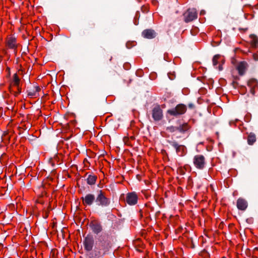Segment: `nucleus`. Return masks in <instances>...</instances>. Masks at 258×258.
<instances>
[{
	"label": "nucleus",
	"mask_w": 258,
	"mask_h": 258,
	"mask_svg": "<svg viewBox=\"0 0 258 258\" xmlns=\"http://www.w3.org/2000/svg\"><path fill=\"white\" fill-rule=\"evenodd\" d=\"M92 232L98 235L97 240L101 247L104 250H108L113 240V231L109 230H103L102 227H91Z\"/></svg>",
	"instance_id": "obj_1"
},
{
	"label": "nucleus",
	"mask_w": 258,
	"mask_h": 258,
	"mask_svg": "<svg viewBox=\"0 0 258 258\" xmlns=\"http://www.w3.org/2000/svg\"><path fill=\"white\" fill-rule=\"evenodd\" d=\"M96 192V197L92 194H88L85 197H82L81 199L83 204L91 206L95 203L98 206L102 207L108 206L110 204V200L106 197L105 193L100 189L97 190Z\"/></svg>",
	"instance_id": "obj_2"
},
{
	"label": "nucleus",
	"mask_w": 258,
	"mask_h": 258,
	"mask_svg": "<svg viewBox=\"0 0 258 258\" xmlns=\"http://www.w3.org/2000/svg\"><path fill=\"white\" fill-rule=\"evenodd\" d=\"M186 111V106L183 104H179L172 109L167 110V113L173 116H177L184 114Z\"/></svg>",
	"instance_id": "obj_3"
},
{
	"label": "nucleus",
	"mask_w": 258,
	"mask_h": 258,
	"mask_svg": "<svg viewBox=\"0 0 258 258\" xmlns=\"http://www.w3.org/2000/svg\"><path fill=\"white\" fill-rule=\"evenodd\" d=\"M152 116L155 121H159L163 118V111L159 105H156L153 108Z\"/></svg>",
	"instance_id": "obj_4"
},
{
	"label": "nucleus",
	"mask_w": 258,
	"mask_h": 258,
	"mask_svg": "<svg viewBox=\"0 0 258 258\" xmlns=\"http://www.w3.org/2000/svg\"><path fill=\"white\" fill-rule=\"evenodd\" d=\"M94 244V239L92 235H87L83 241L84 249L87 251L92 250Z\"/></svg>",
	"instance_id": "obj_5"
},
{
	"label": "nucleus",
	"mask_w": 258,
	"mask_h": 258,
	"mask_svg": "<svg viewBox=\"0 0 258 258\" xmlns=\"http://www.w3.org/2000/svg\"><path fill=\"white\" fill-rule=\"evenodd\" d=\"M194 163L197 168H204L205 164V157L203 155H198L194 157Z\"/></svg>",
	"instance_id": "obj_6"
},
{
	"label": "nucleus",
	"mask_w": 258,
	"mask_h": 258,
	"mask_svg": "<svg viewBox=\"0 0 258 258\" xmlns=\"http://www.w3.org/2000/svg\"><path fill=\"white\" fill-rule=\"evenodd\" d=\"M166 142L176 150L177 154L182 153L184 152L185 147L183 145H179L175 140H168Z\"/></svg>",
	"instance_id": "obj_7"
},
{
	"label": "nucleus",
	"mask_w": 258,
	"mask_h": 258,
	"mask_svg": "<svg viewBox=\"0 0 258 258\" xmlns=\"http://www.w3.org/2000/svg\"><path fill=\"white\" fill-rule=\"evenodd\" d=\"M184 21L188 23L197 19V13L195 9H188L187 12L184 14Z\"/></svg>",
	"instance_id": "obj_8"
},
{
	"label": "nucleus",
	"mask_w": 258,
	"mask_h": 258,
	"mask_svg": "<svg viewBox=\"0 0 258 258\" xmlns=\"http://www.w3.org/2000/svg\"><path fill=\"white\" fill-rule=\"evenodd\" d=\"M126 201L130 205H135L138 201L137 194L134 192L128 193L126 197Z\"/></svg>",
	"instance_id": "obj_9"
},
{
	"label": "nucleus",
	"mask_w": 258,
	"mask_h": 258,
	"mask_svg": "<svg viewBox=\"0 0 258 258\" xmlns=\"http://www.w3.org/2000/svg\"><path fill=\"white\" fill-rule=\"evenodd\" d=\"M142 35L147 39H153L156 36L157 33L153 29H147L142 32Z\"/></svg>",
	"instance_id": "obj_10"
},
{
	"label": "nucleus",
	"mask_w": 258,
	"mask_h": 258,
	"mask_svg": "<svg viewBox=\"0 0 258 258\" xmlns=\"http://www.w3.org/2000/svg\"><path fill=\"white\" fill-rule=\"evenodd\" d=\"M248 67V64L245 61H241L237 67L239 75L243 76Z\"/></svg>",
	"instance_id": "obj_11"
},
{
	"label": "nucleus",
	"mask_w": 258,
	"mask_h": 258,
	"mask_svg": "<svg viewBox=\"0 0 258 258\" xmlns=\"http://www.w3.org/2000/svg\"><path fill=\"white\" fill-rule=\"evenodd\" d=\"M237 207L240 210H245L247 207V201L244 199L239 198L237 201Z\"/></svg>",
	"instance_id": "obj_12"
},
{
	"label": "nucleus",
	"mask_w": 258,
	"mask_h": 258,
	"mask_svg": "<svg viewBox=\"0 0 258 258\" xmlns=\"http://www.w3.org/2000/svg\"><path fill=\"white\" fill-rule=\"evenodd\" d=\"M189 129V126L187 123H180L176 125V131L184 134Z\"/></svg>",
	"instance_id": "obj_13"
},
{
	"label": "nucleus",
	"mask_w": 258,
	"mask_h": 258,
	"mask_svg": "<svg viewBox=\"0 0 258 258\" xmlns=\"http://www.w3.org/2000/svg\"><path fill=\"white\" fill-rule=\"evenodd\" d=\"M97 177L95 175H89L86 181L87 184L90 185H94L96 183Z\"/></svg>",
	"instance_id": "obj_14"
},
{
	"label": "nucleus",
	"mask_w": 258,
	"mask_h": 258,
	"mask_svg": "<svg viewBox=\"0 0 258 258\" xmlns=\"http://www.w3.org/2000/svg\"><path fill=\"white\" fill-rule=\"evenodd\" d=\"M75 222L77 226H82L84 224H85V226H88L89 224V220L84 218H83V219L82 218H78L76 220Z\"/></svg>",
	"instance_id": "obj_15"
},
{
	"label": "nucleus",
	"mask_w": 258,
	"mask_h": 258,
	"mask_svg": "<svg viewBox=\"0 0 258 258\" xmlns=\"http://www.w3.org/2000/svg\"><path fill=\"white\" fill-rule=\"evenodd\" d=\"M250 38L251 39L250 43L253 47H256L258 46V38L254 34H250Z\"/></svg>",
	"instance_id": "obj_16"
},
{
	"label": "nucleus",
	"mask_w": 258,
	"mask_h": 258,
	"mask_svg": "<svg viewBox=\"0 0 258 258\" xmlns=\"http://www.w3.org/2000/svg\"><path fill=\"white\" fill-rule=\"evenodd\" d=\"M247 85L250 88H255L258 86V82L255 79H251L247 82Z\"/></svg>",
	"instance_id": "obj_17"
},
{
	"label": "nucleus",
	"mask_w": 258,
	"mask_h": 258,
	"mask_svg": "<svg viewBox=\"0 0 258 258\" xmlns=\"http://www.w3.org/2000/svg\"><path fill=\"white\" fill-rule=\"evenodd\" d=\"M256 141V137L254 134L250 133L248 136L247 143L249 145H252Z\"/></svg>",
	"instance_id": "obj_18"
},
{
	"label": "nucleus",
	"mask_w": 258,
	"mask_h": 258,
	"mask_svg": "<svg viewBox=\"0 0 258 258\" xmlns=\"http://www.w3.org/2000/svg\"><path fill=\"white\" fill-rule=\"evenodd\" d=\"M15 38H11L8 41V44L11 48H13L15 47Z\"/></svg>",
	"instance_id": "obj_19"
},
{
	"label": "nucleus",
	"mask_w": 258,
	"mask_h": 258,
	"mask_svg": "<svg viewBox=\"0 0 258 258\" xmlns=\"http://www.w3.org/2000/svg\"><path fill=\"white\" fill-rule=\"evenodd\" d=\"M129 221H130L131 222L132 221V220H128V219H126L123 218L119 220L118 224H119V225L130 224V223H128L127 222Z\"/></svg>",
	"instance_id": "obj_20"
},
{
	"label": "nucleus",
	"mask_w": 258,
	"mask_h": 258,
	"mask_svg": "<svg viewBox=\"0 0 258 258\" xmlns=\"http://www.w3.org/2000/svg\"><path fill=\"white\" fill-rule=\"evenodd\" d=\"M13 79H14V82L15 85H16V86L18 87L19 86V82H20V79L18 78L17 74H15L14 75V76H13Z\"/></svg>",
	"instance_id": "obj_21"
},
{
	"label": "nucleus",
	"mask_w": 258,
	"mask_h": 258,
	"mask_svg": "<svg viewBox=\"0 0 258 258\" xmlns=\"http://www.w3.org/2000/svg\"><path fill=\"white\" fill-rule=\"evenodd\" d=\"M166 131L173 133L176 131V126L171 125L166 127Z\"/></svg>",
	"instance_id": "obj_22"
},
{
	"label": "nucleus",
	"mask_w": 258,
	"mask_h": 258,
	"mask_svg": "<svg viewBox=\"0 0 258 258\" xmlns=\"http://www.w3.org/2000/svg\"><path fill=\"white\" fill-rule=\"evenodd\" d=\"M220 57V55L216 54L214 56L212 61H213V64L214 66H216L218 63V59Z\"/></svg>",
	"instance_id": "obj_23"
},
{
	"label": "nucleus",
	"mask_w": 258,
	"mask_h": 258,
	"mask_svg": "<svg viewBox=\"0 0 258 258\" xmlns=\"http://www.w3.org/2000/svg\"><path fill=\"white\" fill-rule=\"evenodd\" d=\"M66 229V227H64L60 230V234L63 239L65 238V233L66 232L65 231Z\"/></svg>",
	"instance_id": "obj_24"
},
{
	"label": "nucleus",
	"mask_w": 258,
	"mask_h": 258,
	"mask_svg": "<svg viewBox=\"0 0 258 258\" xmlns=\"http://www.w3.org/2000/svg\"><path fill=\"white\" fill-rule=\"evenodd\" d=\"M34 95H35V92L34 91L28 92V96H29L32 97Z\"/></svg>",
	"instance_id": "obj_25"
},
{
	"label": "nucleus",
	"mask_w": 258,
	"mask_h": 258,
	"mask_svg": "<svg viewBox=\"0 0 258 258\" xmlns=\"http://www.w3.org/2000/svg\"><path fill=\"white\" fill-rule=\"evenodd\" d=\"M24 230H25L26 231V232H27V235H29V236H31V234H32V232L31 231V230L30 229L29 231H28V229L26 227H25Z\"/></svg>",
	"instance_id": "obj_26"
},
{
	"label": "nucleus",
	"mask_w": 258,
	"mask_h": 258,
	"mask_svg": "<svg viewBox=\"0 0 258 258\" xmlns=\"http://www.w3.org/2000/svg\"><path fill=\"white\" fill-rule=\"evenodd\" d=\"M89 226H99L97 222L91 221L89 224Z\"/></svg>",
	"instance_id": "obj_27"
},
{
	"label": "nucleus",
	"mask_w": 258,
	"mask_h": 258,
	"mask_svg": "<svg viewBox=\"0 0 258 258\" xmlns=\"http://www.w3.org/2000/svg\"><path fill=\"white\" fill-rule=\"evenodd\" d=\"M182 230V227H179L177 229L174 230V231L177 233Z\"/></svg>",
	"instance_id": "obj_28"
},
{
	"label": "nucleus",
	"mask_w": 258,
	"mask_h": 258,
	"mask_svg": "<svg viewBox=\"0 0 258 258\" xmlns=\"http://www.w3.org/2000/svg\"><path fill=\"white\" fill-rule=\"evenodd\" d=\"M188 107L189 109H194L195 108V105L192 103H190L188 104Z\"/></svg>",
	"instance_id": "obj_29"
},
{
	"label": "nucleus",
	"mask_w": 258,
	"mask_h": 258,
	"mask_svg": "<svg viewBox=\"0 0 258 258\" xmlns=\"http://www.w3.org/2000/svg\"><path fill=\"white\" fill-rule=\"evenodd\" d=\"M190 241L191 244V247L192 248H195V245L194 243L193 239H192V238H190Z\"/></svg>",
	"instance_id": "obj_30"
},
{
	"label": "nucleus",
	"mask_w": 258,
	"mask_h": 258,
	"mask_svg": "<svg viewBox=\"0 0 258 258\" xmlns=\"http://www.w3.org/2000/svg\"><path fill=\"white\" fill-rule=\"evenodd\" d=\"M253 59L255 60V61H257L258 60V55H257L256 54H253Z\"/></svg>",
	"instance_id": "obj_31"
},
{
	"label": "nucleus",
	"mask_w": 258,
	"mask_h": 258,
	"mask_svg": "<svg viewBox=\"0 0 258 258\" xmlns=\"http://www.w3.org/2000/svg\"><path fill=\"white\" fill-rule=\"evenodd\" d=\"M231 85L234 88H236V86L235 85H237L238 84V83H237L236 82H235V81H233L232 83H231Z\"/></svg>",
	"instance_id": "obj_32"
},
{
	"label": "nucleus",
	"mask_w": 258,
	"mask_h": 258,
	"mask_svg": "<svg viewBox=\"0 0 258 258\" xmlns=\"http://www.w3.org/2000/svg\"><path fill=\"white\" fill-rule=\"evenodd\" d=\"M35 91H34L35 92V93L36 92H39L40 91L41 89L39 87V86H35Z\"/></svg>",
	"instance_id": "obj_33"
},
{
	"label": "nucleus",
	"mask_w": 258,
	"mask_h": 258,
	"mask_svg": "<svg viewBox=\"0 0 258 258\" xmlns=\"http://www.w3.org/2000/svg\"><path fill=\"white\" fill-rule=\"evenodd\" d=\"M252 221H253V219L252 218L251 219H247V223L248 224H251L252 223Z\"/></svg>",
	"instance_id": "obj_34"
},
{
	"label": "nucleus",
	"mask_w": 258,
	"mask_h": 258,
	"mask_svg": "<svg viewBox=\"0 0 258 258\" xmlns=\"http://www.w3.org/2000/svg\"><path fill=\"white\" fill-rule=\"evenodd\" d=\"M254 89H255V88H250V92H251L253 95H254V94H255Z\"/></svg>",
	"instance_id": "obj_35"
},
{
	"label": "nucleus",
	"mask_w": 258,
	"mask_h": 258,
	"mask_svg": "<svg viewBox=\"0 0 258 258\" xmlns=\"http://www.w3.org/2000/svg\"><path fill=\"white\" fill-rule=\"evenodd\" d=\"M218 69L219 71H222L223 70L222 65H219L218 67Z\"/></svg>",
	"instance_id": "obj_36"
},
{
	"label": "nucleus",
	"mask_w": 258,
	"mask_h": 258,
	"mask_svg": "<svg viewBox=\"0 0 258 258\" xmlns=\"http://www.w3.org/2000/svg\"><path fill=\"white\" fill-rule=\"evenodd\" d=\"M115 74H116V72L115 71H113L111 73V75L112 76H115Z\"/></svg>",
	"instance_id": "obj_37"
},
{
	"label": "nucleus",
	"mask_w": 258,
	"mask_h": 258,
	"mask_svg": "<svg viewBox=\"0 0 258 258\" xmlns=\"http://www.w3.org/2000/svg\"><path fill=\"white\" fill-rule=\"evenodd\" d=\"M205 234H206V235H207V236H208V237H210V236H211V234H208V233H205Z\"/></svg>",
	"instance_id": "obj_38"
},
{
	"label": "nucleus",
	"mask_w": 258,
	"mask_h": 258,
	"mask_svg": "<svg viewBox=\"0 0 258 258\" xmlns=\"http://www.w3.org/2000/svg\"><path fill=\"white\" fill-rule=\"evenodd\" d=\"M174 1V3H177V0H173Z\"/></svg>",
	"instance_id": "obj_39"
},
{
	"label": "nucleus",
	"mask_w": 258,
	"mask_h": 258,
	"mask_svg": "<svg viewBox=\"0 0 258 258\" xmlns=\"http://www.w3.org/2000/svg\"><path fill=\"white\" fill-rule=\"evenodd\" d=\"M228 226H232V224H231V223H229L228 224Z\"/></svg>",
	"instance_id": "obj_40"
},
{
	"label": "nucleus",
	"mask_w": 258,
	"mask_h": 258,
	"mask_svg": "<svg viewBox=\"0 0 258 258\" xmlns=\"http://www.w3.org/2000/svg\"><path fill=\"white\" fill-rule=\"evenodd\" d=\"M7 71H10V68H8L7 69Z\"/></svg>",
	"instance_id": "obj_41"
},
{
	"label": "nucleus",
	"mask_w": 258,
	"mask_h": 258,
	"mask_svg": "<svg viewBox=\"0 0 258 258\" xmlns=\"http://www.w3.org/2000/svg\"><path fill=\"white\" fill-rule=\"evenodd\" d=\"M7 71H10V68H8L7 69Z\"/></svg>",
	"instance_id": "obj_42"
}]
</instances>
